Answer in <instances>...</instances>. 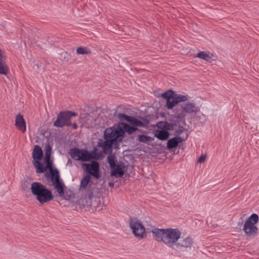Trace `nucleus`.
Masks as SVG:
<instances>
[{"instance_id":"nucleus-20","label":"nucleus","mask_w":259,"mask_h":259,"mask_svg":"<svg viewBox=\"0 0 259 259\" xmlns=\"http://www.w3.org/2000/svg\"><path fill=\"white\" fill-rule=\"evenodd\" d=\"M121 124L122 125L121 126V127L124 131V133L126 132L129 134H132V133L138 130L137 127L130 126V125L125 122H121Z\"/></svg>"},{"instance_id":"nucleus-2","label":"nucleus","mask_w":259,"mask_h":259,"mask_svg":"<svg viewBox=\"0 0 259 259\" xmlns=\"http://www.w3.org/2000/svg\"><path fill=\"white\" fill-rule=\"evenodd\" d=\"M47 161L46 168H48L49 172H46L45 176L48 181H51L54 186L55 189L60 196L64 194V185L60 179L59 172L57 169H54L53 168V162L50 159H45Z\"/></svg>"},{"instance_id":"nucleus-3","label":"nucleus","mask_w":259,"mask_h":259,"mask_svg":"<svg viewBox=\"0 0 259 259\" xmlns=\"http://www.w3.org/2000/svg\"><path fill=\"white\" fill-rule=\"evenodd\" d=\"M30 189L32 193L41 204L48 202L53 198L52 192L39 182H33Z\"/></svg>"},{"instance_id":"nucleus-1","label":"nucleus","mask_w":259,"mask_h":259,"mask_svg":"<svg viewBox=\"0 0 259 259\" xmlns=\"http://www.w3.org/2000/svg\"><path fill=\"white\" fill-rule=\"evenodd\" d=\"M151 232L155 240L162 242L167 246L172 248H175L176 243L181 235V232L177 229L154 228Z\"/></svg>"},{"instance_id":"nucleus-15","label":"nucleus","mask_w":259,"mask_h":259,"mask_svg":"<svg viewBox=\"0 0 259 259\" xmlns=\"http://www.w3.org/2000/svg\"><path fill=\"white\" fill-rule=\"evenodd\" d=\"M192 244V239L190 237H187L183 240H180L179 242H177L175 248L179 249H181L183 248H190Z\"/></svg>"},{"instance_id":"nucleus-19","label":"nucleus","mask_w":259,"mask_h":259,"mask_svg":"<svg viewBox=\"0 0 259 259\" xmlns=\"http://www.w3.org/2000/svg\"><path fill=\"white\" fill-rule=\"evenodd\" d=\"M196 57L207 61H210L212 59L213 55L209 52L201 51L199 52Z\"/></svg>"},{"instance_id":"nucleus-27","label":"nucleus","mask_w":259,"mask_h":259,"mask_svg":"<svg viewBox=\"0 0 259 259\" xmlns=\"http://www.w3.org/2000/svg\"><path fill=\"white\" fill-rule=\"evenodd\" d=\"M91 50L85 47H78L76 50V53L78 54H89L91 53Z\"/></svg>"},{"instance_id":"nucleus-34","label":"nucleus","mask_w":259,"mask_h":259,"mask_svg":"<svg viewBox=\"0 0 259 259\" xmlns=\"http://www.w3.org/2000/svg\"><path fill=\"white\" fill-rule=\"evenodd\" d=\"M69 164H72V162H71L70 160H69L67 162V165H68Z\"/></svg>"},{"instance_id":"nucleus-7","label":"nucleus","mask_w":259,"mask_h":259,"mask_svg":"<svg viewBox=\"0 0 259 259\" xmlns=\"http://www.w3.org/2000/svg\"><path fill=\"white\" fill-rule=\"evenodd\" d=\"M130 226L136 237L142 238L146 236V229L141 222L138 219H131Z\"/></svg>"},{"instance_id":"nucleus-14","label":"nucleus","mask_w":259,"mask_h":259,"mask_svg":"<svg viewBox=\"0 0 259 259\" xmlns=\"http://www.w3.org/2000/svg\"><path fill=\"white\" fill-rule=\"evenodd\" d=\"M15 125L22 133H24L26 131V123L21 114L16 115Z\"/></svg>"},{"instance_id":"nucleus-29","label":"nucleus","mask_w":259,"mask_h":259,"mask_svg":"<svg viewBox=\"0 0 259 259\" xmlns=\"http://www.w3.org/2000/svg\"><path fill=\"white\" fill-rule=\"evenodd\" d=\"M52 149L50 146H48L46 149V157L45 159H50Z\"/></svg>"},{"instance_id":"nucleus-13","label":"nucleus","mask_w":259,"mask_h":259,"mask_svg":"<svg viewBox=\"0 0 259 259\" xmlns=\"http://www.w3.org/2000/svg\"><path fill=\"white\" fill-rule=\"evenodd\" d=\"M118 116L121 119H124L129 122L131 124L133 125V126H144L143 122L135 117L128 116L124 113H119Z\"/></svg>"},{"instance_id":"nucleus-30","label":"nucleus","mask_w":259,"mask_h":259,"mask_svg":"<svg viewBox=\"0 0 259 259\" xmlns=\"http://www.w3.org/2000/svg\"><path fill=\"white\" fill-rule=\"evenodd\" d=\"M169 125V124L167 123H158L157 124L158 127L165 128H168Z\"/></svg>"},{"instance_id":"nucleus-26","label":"nucleus","mask_w":259,"mask_h":259,"mask_svg":"<svg viewBox=\"0 0 259 259\" xmlns=\"http://www.w3.org/2000/svg\"><path fill=\"white\" fill-rule=\"evenodd\" d=\"M138 140L139 142L142 143H146L152 141L153 140L151 137L144 135H139Z\"/></svg>"},{"instance_id":"nucleus-5","label":"nucleus","mask_w":259,"mask_h":259,"mask_svg":"<svg viewBox=\"0 0 259 259\" xmlns=\"http://www.w3.org/2000/svg\"><path fill=\"white\" fill-rule=\"evenodd\" d=\"M258 216L256 213L252 214L245 222L243 230L249 237L254 238L258 232L256 224L258 222Z\"/></svg>"},{"instance_id":"nucleus-4","label":"nucleus","mask_w":259,"mask_h":259,"mask_svg":"<svg viewBox=\"0 0 259 259\" xmlns=\"http://www.w3.org/2000/svg\"><path fill=\"white\" fill-rule=\"evenodd\" d=\"M124 135V132L119 125H115L107 128L104 132L105 146L111 147L114 141L121 140Z\"/></svg>"},{"instance_id":"nucleus-9","label":"nucleus","mask_w":259,"mask_h":259,"mask_svg":"<svg viewBox=\"0 0 259 259\" xmlns=\"http://www.w3.org/2000/svg\"><path fill=\"white\" fill-rule=\"evenodd\" d=\"M105 142L104 141L100 140L97 146L94 147L92 151V153L94 155L95 158H100L103 156L105 153H107L111 150L112 147L106 146Z\"/></svg>"},{"instance_id":"nucleus-32","label":"nucleus","mask_w":259,"mask_h":259,"mask_svg":"<svg viewBox=\"0 0 259 259\" xmlns=\"http://www.w3.org/2000/svg\"><path fill=\"white\" fill-rule=\"evenodd\" d=\"M183 130L182 129H179L176 131V135H180L182 133Z\"/></svg>"},{"instance_id":"nucleus-18","label":"nucleus","mask_w":259,"mask_h":259,"mask_svg":"<svg viewBox=\"0 0 259 259\" xmlns=\"http://www.w3.org/2000/svg\"><path fill=\"white\" fill-rule=\"evenodd\" d=\"M42 151L40 147L36 145L32 152V157L35 160H39L41 159L42 156Z\"/></svg>"},{"instance_id":"nucleus-33","label":"nucleus","mask_w":259,"mask_h":259,"mask_svg":"<svg viewBox=\"0 0 259 259\" xmlns=\"http://www.w3.org/2000/svg\"><path fill=\"white\" fill-rule=\"evenodd\" d=\"M71 125L72 126V127L74 129H76L77 128V125L76 123H74L72 124Z\"/></svg>"},{"instance_id":"nucleus-6","label":"nucleus","mask_w":259,"mask_h":259,"mask_svg":"<svg viewBox=\"0 0 259 259\" xmlns=\"http://www.w3.org/2000/svg\"><path fill=\"white\" fill-rule=\"evenodd\" d=\"M77 114L70 111H62L59 112L57 118L54 123V126L58 127H62L64 126H71V118L76 116Z\"/></svg>"},{"instance_id":"nucleus-23","label":"nucleus","mask_w":259,"mask_h":259,"mask_svg":"<svg viewBox=\"0 0 259 259\" xmlns=\"http://www.w3.org/2000/svg\"><path fill=\"white\" fill-rule=\"evenodd\" d=\"M91 181V177L89 175L84 176L80 182V189H84L87 188L90 181Z\"/></svg>"},{"instance_id":"nucleus-17","label":"nucleus","mask_w":259,"mask_h":259,"mask_svg":"<svg viewBox=\"0 0 259 259\" xmlns=\"http://www.w3.org/2000/svg\"><path fill=\"white\" fill-rule=\"evenodd\" d=\"M154 135L159 140L163 141L168 138L169 133L168 131L164 130H156L155 131Z\"/></svg>"},{"instance_id":"nucleus-25","label":"nucleus","mask_w":259,"mask_h":259,"mask_svg":"<svg viewBox=\"0 0 259 259\" xmlns=\"http://www.w3.org/2000/svg\"><path fill=\"white\" fill-rule=\"evenodd\" d=\"M108 162L110 168L113 169L116 166L115 156L114 154H110L107 157Z\"/></svg>"},{"instance_id":"nucleus-11","label":"nucleus","mask_w":259,"mask_h":259,"mask_svg":"<svg viewBox=\"0 0 259 259\" xmlns=\"http://www.w3.org/2000/svg\"><path fill=\"white\" fill-rule=\"evenodd\" d=\"M83 166L90 174L96 179L100 177L99 173V164L96 161H92L91 163H83Z\"/></svg>"},{"instance_id":"nucleus-28","label":"nucleus","mask_w":259,"mask_h":259,"mask_svg":"<svg viewBox=\"0 0 259 259\" xmlns=\"http://www.w3.org/2000/svg\"><path fill=\"white\" fill-rule=\"evenodd\" d=\"M175 96L176 97V99L177 100V103L181 102H185L188 99V96L185 95H182L181 94H177L175 92Z\"/></svg>"},{"instance_id":"nucleus-31","label":"nucleus","mask_w":259,"mask_h":259,"mask_svg":"<svg viewBox=\"0 0 259 259\" xmlns=\"http://www.w3.org/2000/svg\"><path fill=\"white\" fill-rule=\"evenodd\" d=\"M205 155H202L198 159V162L199 163H202L205 160Z\"/></svg>"},{"instance_id":"nucleus-24","label":"nucleus","mask_w":259,"mask_h":259,"mask_svg":"<svg viewBox=\"0 0 259 259\" xmlns=\"http://www.w3.org/2000/svg\"><path fill=\"white\" fill-rule=\"evenodd\" d=\"M9 70V68L6 62H1L0 63V74L7 75Z\"/></svg>"},{"instance_id":"nucleus-12","label":"nucleus","mask_w":259,"mask_h":259,"mask_svg":"<svg viewBox=\"0 0 259 259\" xmlns=\"http://www.w3.org/2000/svg\"><path fill=\"white\" fill-rule=\"evenodd\" d=\"M199 110V108L193 103H187L182 108L180 113L181 117H185L187 114L196 113Z\"/></svg>"},{"instance_id":"nucleus-16","label":"nucleus","mask_w":259,"mask_h":259,"mask_svg":"<svg viewBox=\"0 0 259 259\" xmlns=\"http://www.w3.org/2000/svg\"><path fill=\"white\" fill-rule=\"evenodd\" d=\"M183 139L180 137H176L170 139L167 143V147L168 149H172L176 147L179 143L183 141Z\"/></svg>"},{"instance_id":"nucleus-8","label":"nucleus","mask_w":259,"mask_h":259,"mask_svg":"<svg viewBox=\"0 0 259 259\" xmlns=\"http://www.w3.org/2000/svg\"><path fill=\"white\" fill-rule=\"evenodd\" d=\"M71 157L75 160L87 161L91 160V154L87 150L80 149L77 148H72L69 151Z\"/></svg>"},{"instance_id":"nucleus-10","label":"nucleus","mask_w":259,"mask_h":259,"mask_svg":"<svg viewBox=\"0 0 259 259\" xmlns=\"http://www.w3.org/2000/svg\"><path fill=\"white\" fill-rule=\"evenodd\" d=\"M161 97L166 100V107L168 109H172L178 104L175 92L172 90H168L162 94Z\"/></svg>"},{"instance_id":"nucleus-21","label":"nucleus","mask_w":259,"mask_h":259,"mask_svg":"<svg viewBox=\"0 0 259 259\" xmlns=\"http://www.w3.org/2000/svg\"><path fill=\"white\" fill-rule=\"evenodd\" d=\"M33 164L36 168L37 173H43L46 171V167L39 160H34Z\"/></svg>"},{"instance_id":"nucleus-22","label":"nucleus","mask_w":259,"mask_h":259,"mask_svg":"<svg viewBox=\"0 0 259 259\" xmlns=\"http://www.w3.org/2000/svg\"><path fill=\"white\" fill-rule=\"evenodd\" d=\"M123 175V168L121 165H117L116 168L112 169V175L116 177H121Z\"/></svg>"}]
</instances>
